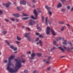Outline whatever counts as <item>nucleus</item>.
<instances>
[{
	"instance_id": "1",
	"label": "nucleus",
	"mask_w": 73,
	"mask_h": 73,
	"mask_svg": "<svg viewBox=\"0 0 73 73\" xmlns=\"http://www.w3.org/2000/svg\"><path fill=\"white\" fill-rule=\"evenodd\" d=\"M26 61V60H22L21 61H17L16 62V64L15 65V68L17 69H18V70L20 68L22 67V64H21V62L23 63V64H25Z\"/></svg>"
},
{
	"instance_id": "2",
	"label": "nucleus",
	"mask_w": 73,
	"mask_h": 73,
	"mask_svg": "<svg viewBox=\"0 0 73 73\" xmlns=\"http://www.w3.org/2000/svg\"><path fill=\"white\" fill-rule=\"evenodd\" d=\"M7 70L10 72V73H16V72H17L18 70H19L18 69H16V66H15V70L13 69V68H11L10 67H7Z\"/></svg>"
},
{
	"instance_id": "3",
	"label": "nucleus",
	"mask_w": 73,
	"mask_h": 73,
	"mask_svg": "<svg viewBox=\"0 0 73 73\" xmlns=\"http://www.w3.org/2000/svg\"><path fill=\"white\" fill-rule=\"evenodd\" d=\"M34 14L35 15V18H34V17L32 15L31 16V18L34 20H37V17H38V13H37L36 9H34Z\"/></svg>"
},
{
	"instance_id": "4",
	"label": "nucleus",
	"mask_w": 73,
	"mask_h": 73,
	"mask_svg": "<svg viewBox=\"0 0 73 73\" xmlns=\"http://www.w3.org/2000/svg\"><path fill=\"white\" fill-rule=\"evenodd\" d=\"M14 58V56H10L9 58V63L7 64V67H9V66L11 65H12L13 64H11V60H13Z\"/></svg>"
},
{
	"instance_id": "5",
	"label": "nucleus",
	"mask_w": 73,
	"mask_h": 73,
	"mask_svg": "<svg viewBox=\"0 0 73 73\" xmlns=\"http://www.w3.org/2000/svg\"><path fill=\"white\" fill-rule=\"evenodd\" d=\"M48 23L50 25H51L52 21H51L50 20H48V17H46V24L47 25H48Z\"/></svg>"
},
{
	"instance_id": "6",
	"label": "nucleus",
	"mask_w": 73,
	"mask_h": 73,
	"mask_svg": "<svg viewBox=\"0 0 73 73\" xmlns=\"http://www.w3.org/2000/svg\"><path fill=\"white\" fill-rule=\"evenodd\" d=\"M45 8L48 10V11L49 12V14L51 16L52 15V12L50 11L51 8L50 7H49L47 5L46 6Z\"/></svg>"
},
{
	"instance_id": "7",
	"label": "nucleus",
	"mask_w": 73,
	"mask_h": 73,
	"mask_svg": "<svg viewBox=\"0 0 73 73\" xmlns=\"http://www.w3.org/2000/svg\"><path fill=\"white\" fill-rule=\"evenodd\" d=\"M36 56V54L35 53H33L31 55V57H29V58L30 59V62H32V59H33V60H34L35 59V57Z\"/></svg>"
},
{
	"instance_id": "8",
	"label": "nucleus",
	"mask_w": 73,
	"mask_h": 73,
	"mask_svg": "<svg viewBox=\"0 0 73 73\" xmlns=\"http://www.w3.org/2000/svg\"><path fill=\"white\" fill-rule=\"evenodd\" d=\"M35 21L33 20H31L29 21V25H33L35 24Z\"/></svg>"
},
{
	"instance_id": "9",
	"label": "nucleus",
	"mask_w": 73,
	"mask_h": 73,
	"mask_svg": "<svg viewBox=\"0 0 73 73\" xmlns=\"http://www.w3.org/2000/svg\"><path fill=\"white\" fill-rule=\"evenodd\" d=\"M50 28L49 27H47L46 29V33L47 35H49L50 34Z\"/></svg>"
},
{
	"instance_id": "10",
	"label": "nucleus",
	"mask_w": 73,
	"mask_h": 73,
	"mask_svg": "<svg viewBox=\"0 0 73 73\" xmlns=\"http://www.w3.org/2000/svg\"><path fill=\"white\" fill-rule=\"evenodd\" d=\"M26 3H27V2L25 0H23L22 1H20V4H23V5H25L26 4Z\"/></svg>"
},
{
	"instance_id": "11",
	"label": "nucleus",
	"mask_w": 73,
	"mask_h": 73,
	"mask_svg": "<svg viewBox=\"0 0 73 73\" xmlns=\"http://www.w3.org/2000/svg\"><path fill=\"white\" fill-rule=\"evenodd\" d=\"M58 48L60 49V50L62 52H65V50H64V49L62 47H59Z\"/></svg>"
},
{
	"instance_id": "12",
	"label": "nucleus",
	"mask_w": 73,
	"mask_h": 73,
	"mask_svg": "<svg viewBox=\"0 0 73 73\" xmlns=\"http://www.w3.org/2000/svg\"><path fill=\"white\" fill-rule=\"evenodd\" d=\"M14 16L15 17H19L20 16H21V15H20L19 14H14Z\"/></svg>"
},
{
	"instance_id": "13",
	"label": "nucleus",
	"mask_w": 73,
	"mask_h": 73,
	"mask_svg": "<svg viewBox=\"0 0 73 73\" xmlns=\"http://www.w3.org/2000/svg\"><path fill=\"white\" fill-rule=\"evenodd\" d=\"M51 32H52V33L53 34L54 36H56V33H55V32L52 29H51Z\"/></svg>"
},
{
	"instance_id": "14",
	"label": "nucleus",
	"mask_w": 73,
	"mask_h": 73,
	"mask_svg": "<svg viewBox=\"0 0 73 73\" xmlns=\"http://www.w3.org/2000/svg\"><path fill=\"white\" fill-rule=\"evenodd\" d=\"M67 40H65L64 42H62V44L64 45H67Z\"/></svg>"
},
{
	"instance_id": "15",
	"label": "nucleus",
	"mask_w": 73,
	"mask_h": 73,
	"mask_svg": "<svg viewBox=\"0 0 73 73\" xmlns=\"http://www.w3.org/2000/svg\"><path fill=\"white\" fill-rule=\"evenodd\" d=\"M62 7V4L60 3H59L57 7V8H60V7Z\"/></svg>"
},
{
	"instance_id": "16",
	"label": "nucleus",
	"mask_w": 73,
	"mask_h": 73,
	"mask_svg": "<svg viewBox=\"0 0 73 73\" xmlns=\"http://www.w3.org/2000/svg\"><path fill=\"white\" fill-rule=\"evenodd\" d=\"M22 14L23 15H22V17H23V16H28V15L25 13H22Z\"/></svg>"
},
{
	"instance_id": "17",
	"label": "nucleus",
	"mask_w": 73,
	"mask_h": 73,
	"mask_svg": "<svg viewBox=\"0 0 73 73\" xmlns=\"http://www.w3.org/2000/svg\"><path fill=\"white\" fill-rule=\"evenodd\" d=\"M17 9L19 11H21V9H22L21 7L19 6H18L17 7Z\"/></svg>"
},
{
	"instance_id": "18",
	"label": "nucleus",
	"mask_w": 73,
	"mask_h": 73,
	"mask_svg": "<svg viewBox=\"0 0 73 73\" xmlns=\"http://www.w3.org/2000/svg\"><path fill=\"white\" fill-rule=\"evenodd\" d=\"M39 43H40V46H42V42H41V40H39V42H37V44H39Z\"/></svg>"
},
{
	"instance_id": "19",
	"label": "nucleus",
	"mask_w": 73,
	"mask_h": 73,
	"mask_svg": "<svg viewBox=\"0 0 73 73\" xmlns=\"http://www.w3.org/2000/svg\"><path fill=\"white\" fill-rule=\"evenodd\" d=\"M29 17H26L22 18V20H28V19H29Z\"/></svg>"
},
{
	"instance_id": "20",
	"label": "nucleus",
	"mask_w": 73,
	"mask_h": 73,
	"mask_svg": "<svg viewBox=\"0 0 73 73\" xmlns=\"http://www.w3.org/2000/svg\"><path fill=\"white\" fill-rule=\"evenodd\" d=\"M61 39H62V41H64V38H62L60 37L58 38L57 41H58V40H60Z\"/></svg>"
},
{
	"instance_id": "21",
	"label": "nucleus",
	"mask_w": 73,
	"mask_h": 73,
	"mask_svg": "<svg viewBox=\"0 0 73 73\" xmlns=\"http://www.w3.org/2000/svg\"><path fill=\"white\" fill-rule=\"evenodd\" d=\"M3 5H5L6 7H7V8L9 7V4H8V3H7L5 4H4V3H3Z\"/></svg>"
},
{
	"instance_id": "22",
	"label": "nucleus",
	"mask_w": 73,
	"mask_h": 73,
	"mask_svg": "<svg viewBox=\"0 0 73 73\" xmlns=\"http://www.w3.org/2000/svg\"><path fill=\"white\" fill-rule=\"evenodd\" d=\"M36 54L37 56L38 57H40L41 56V55H42V54L40 53H37Z\"/></svg>"
},
{
	"instance_id": "23",
	"label": "nucleus",
	"mask_w": 73,
	"mask_h": 73,
	"mask_svg": "<svg viewBox=\"0 0 73 73\" xmlns=\"http://www.w3.org/2000/svg\"><path fill=\"white\" fill-rule=\"evenodd\" d=\"M68 43L70 44V46H73V44H72L71 42H70V41H68Z\"/></svg>"
},
{
	"instance_id": "24",
	"label": "nucleus",
	"mask_w": 73,
	"mask_h": 73,
	"mask_svg": "<svg viewBox=\"0 0 73 73\" xmlns=\"http://www.w3.org/2000/svg\"><path fill=\"white\" fill-rule=\"evenodd\" d=\"M3 33L4 35H5L7 33V31H3Z\"/></svg>"
},
{
	"instance_id": "25",
	"label": "nucleus",
	"mask_w": 73,
	"mask_h": 73,
	"mask_svg": "<svg viewBox=\"0 0 73 73\" xmlns=\"http://www.w3.org/2000/svg\"><path fill=\"white\" fill-rule=\"evenodd\" d=\"M56 41H53V44L55 45V46H58V45H56Z\"/></svg>"
},
{
	"instance_id": "26",
	"label": "nucleus",
	"mask_w": 73,
	"mask_h": 73,
	"mask_svg": "<svg viewBox=\"0 0 73 73\" xmlns=\"http://www.w3.org/2000/svg\"><path fill=\"white\" fill-rule=\"evenodd\" d=\"M55 49H56V47H53L51 49V52H52V50H54Z\"/></svg>"
},
{
	"instance_id": "27",
	"label": "nucleus",
	"mask_w": 73,
	"mask_h": 73,
	"mask_svg": "<svg viewBox=\"0 0 73 73\" xmlns=\"http://www.w3.org/2000/svg\"><path fill=\"white\" fill-rule=\"evenodd\" d=\"M46 63L47 64H49V60L48 59H47L46 60Z\"/></svg>"
},
{
	"instance_id": "28",
	"label": "nucleus",
	"mask_w": 73,
	"mask_h": 73,
	"mask_svg": "<svg viewBox=\"0 0 73 73\" xmlns=\"http://www.w3.org/2000/svg\"><path fill=\"white\" fill-rule=\"evenodd\" d=\"M65 28V27H62V28L61 29V31H64V29Z\"/></svg>"
},
{
	"instance_id": "29",
	"label": "nucleus",
	"mask_w": 73,
	"mask_h": 73,
	"mask_svg": "<svg viewBox=\"0 0 73 73\" xmlns=\"http://www.w3.org/2000/svg\"><path fill=\"white\" fill-rule=\"evenodd\" d=\"M17 39L18 40H19V41H20V40H21V38L19 37H17Z\"/></svg>"
},
{
	"instance_id": "30",
	"label": "nucleus",
	"mask_w": 73,
	"mask_h": 73,
	"mask_svg": "<svg viewBox=\"0 0 73 73\" xmlns=\"http://www.w3.org/2000/svg\"><path fill=\"white\" fill-rule=\"evenodd\" d=\"M5 42H7V44L8 45L10 46V44L9 43L8 40H5Z\"/></svg>"
},
{
	"instance_id": "31",
	"label": "nucleus",
	"mask_w": 73,
	"mask_h": 73,
	"mask_svg": "<svg viewBox=\"0 0 73 73\" xmlns=\"http://www.w3.org/2000/svg\"><path fill=\"white\" fill-rule=\"evenodd\" d=\"M10 47L11 48V49H13L14 48V47L13 46L11 45V46H10Z\"/></svg>"
},
{
	"instance_id": "32",
	"label": "nucleus",
	"mask_w": 73,
	"mask_h": 73,
	"mask_svg": "<svg viewBox=\"0 0 73 73\" xmlns=\"http://www.w3.org/2000/svg\"><path fill=\"white\" fill-rule=\"evenodd\" d=\"M61 1L62 2L63 4H64L65 1H66V0H61Z\"/></svg>"
},
{
	"instance_id": "33",
	"label": "nucleus",
	"mask_w": 73,
	"mask_h": 73,
	"mask_svg": "<svg viewBox=\"0 0 73 73\" xmlns=\"http://www.w3.org/2000/svg\"><path fill=\"white\" fill-rule=\"evenodd\" d=\"M13 50H14V51L17 50V48L14 47V48H13Z\"/></svg>"
},
{
	"instance_id": "34",
	"label": "nucleus",
	"mask_w": 73,
	"mask_h": 73,
	"mask_svg": "<svg viewBox=\"0 0 73 73\" xmlns=\"http://www.w3.org/2000/svg\"><path fill=\"white\" fill-rule=\"evenodd\" d=\"M27 39L29 40V41H30L31 40V38L30 37H26Z\"/></svg>"
},
{
	"instance_id": "35",
	"label": "nucleus",
	"mask_w": 73,
	"mask_h": 73,
	"mask_svg": "<svg viewBox=\"0 0 73 73\" xmlns=\"http://www.w3.org/2000/svg\"><path fill=\"white\" fill-rule=\"evenodd\" d=\"M58 23L59 24H64V22H59Z\"/></svg>"
},
{
	"instance_id": "36",
	"label": "nucleus",
	"mask_w": 73,
	"mask_h": 73,
	"mask_svg": "<svg viewBox=\"0 0 73 73\" xmlns=\"http://www.w3.org/2000/svg\"><path fill=\"white\" fill-rule=\"evenodd\" d=\"M37 9H38L37 11L38 12H39V13H41V11H40V9L38 8Z\"/></svg>"
},
{
	"instance_id": "37",
	"label": "nucleus",
	"mask_w": 73,
	"mask_h": 73,
	"mask_svg": "<svg viewBox=\"0 0 73 73\" xmlns=\"http://www.w3.org/2000/svg\"><path fill=\"white\" fill-rule=\"evenodd\" d=\"M42 22H44V17H42Z\"/></svg>"
},
{
	"instance_id": "38",
	"label": "nucleus",
	"mask_w": 73,
	"mask_h": 73,
	"mask_svg": "<svg viewBox=\"0 0 73 73\" xmlns=\"http://www.w3.org/2000/svg\"><path fill=\"white\" fill-rule=\"evenodd\" d=\"M25 37H28V34L27 33H25Z\"/></svg>"
},
{
	"instance_id": "39",
	"label": "nucleus",
	"mask_w": 73,
	"mask_h": 73,
	"mask_svg": "<svg viewBox=\"0 0 73 73\" xmlns=\"http://www.w3.org/2000/svg\"><path fill=\"white\" fill-rule=\"evenodd\" d=\"M70 50V48H69L68 49H67V52H69Z\"/></svg>"
},
{
	"instance_id": "40",
	"label": "nucleus",
	"mask_w": 73,
	"mask_h": 73,
	"mask_svg": "<svg viewBox=\"0 0 73 73\" xmlns=\"http://www.w3.org/2000/svg\"><path fill=\"white\" fill-rule=\"evenodd\" d=\"M10 20H11V21H15V19H13L12 18H11Z\"/></svg>"
},
{
	"instance_id": "41",
	"label": "nucleus",
	"mask_w": 73,
	"mask_h": 73,
	"mask_svg": "<svg viewBox=\"0 0 73 73\" xmlns=\"http://www.w3.org/2000/svg\"><path fill=\"white\" fill-rule=\"evenodd\" d=\"M24 73H28V70H26L24 71Z\"/></svg>"
},
{
	"instance_id": "42",
	"label": "nucleus",
	"mask_w": 73,
	"mask_h": 73,
	"mask_svg": "<svg viewBox=\"0 0 73 73\" xmlns=\"http://www.w3.org/2000/svg\"><path fill=\"white\" fill-rule=\"evenodd\" d=\"M51 68V67H48V68H47V70H50V69Z\"/></svg>"
},
{
	"instance_id": "43",
	"label": "nucleus",
	"mask_w": 73,
	"mask_h": 73,
	"mask_svg": "<svg viewBox=\"0 0 73 73\" xmlns=\"http://www.w3.org/2000/svg\"><path fill=\"white\" fill-rule=\"evenodd\" d=\"M33 73H37V71L35 70L33 72Z\"/></svg>"
},
{
	"instance_id": "44",
	"label": "nucleus",
	"mask_w": 73,
	"mask_h": 73,
	"mask_svg": "<svg viewBox=\"0 0 73 73\" xmlns=\"http://www.w3.org/2000/svg\"><path fill=\"white\" fill-rule=\"evenodd\" d=\"M27 5H28V6H29V7H30V6H31V5H30L29 3V2L27 3Z\"/></svg>"
},
{
	"instance_id": "45",
	"label": "nucleus",
	"mask_w": 73,
	"mask_h": 73,
	"mask_svg": "<svg viewBox=\"0 0 73 73\" xmlns=\"http://www.w3.org/2000/svg\"><path fill=\"white\" fill-rule=\"evenodd\" d=\"M65 9H62V12H65Z\"/></svg>"
},
{
	"instance_id": "46",
	"label": "nucleus",
	"mask_w": 73,
	"mask_h": 73,
	"mask_svg": "<svg viewBox=\"0 0 73 73\" xmlns=\"http://www.w3.org/2000/svg\"><path fill=\"white\" fill-rule=\"evenodd\" d=\"M33 3H36L37 2V1H36L35 0H33Z\"/></svg>"
},
{
	"instance_id": "47",
	"label": "nucleus",
	"mask_w": 73,
	"mask_h": 73,
	"mask_svg": "<svg viewBox=\"0 0 73 73\" xmlns=\"http://www.w3.org/2000/svg\"><path fill=\"white\" fill-rule=\"evenodd\" d=\"M70 50L72 51V52H73V47L71 48H70Z\"/></svg>"
},
{
	"instance_id": "48",
	"label": "nucleus",
	"mask_w": 73,
	"mask_h": 73,
	"mask_svg": "<svg viewBox=\"0 0 73 73\" xmlns=\"http://www.w3.org/2000/svg\"><path fill=\"white\" fill-rule=\"evenodd\" d=\"M48 60H50L51 59V56H49L48 57Z\"/></svg>"
},
{
	"instance_id": "49",
	"label": "nucleus",
	"mask_w": 73,
	"mask_h": 73,
	"mask_svg": "<svg viewBox=\"0 0 73 73\" xmlns=\"http://www.w3.org/2000/svg\"><path fill=\"white\" fill-rule=\"evenodd\" d=\"M63 48H64V49H66L67 48H66V46H63Z\"/></svg>"
},
{
	"instance_id": "50",
	"label": "nucleus",
	"mask_w": 73,
	"mask_h": 73,
	"mask_svg": "<svg viewBox=\"0 0 73 73\" xmlns=\"http://www.w3.org/2000/svg\"><path fill=\"white\" fill-rule=\"evenodd\" d=\"M0 15H2L3 14V13L2 12V11H0Z\"/></svg>"
},
{
	"instance_id": "51",
	"label": "nucleus",
	"mask_w": 73,
	"mask_h": 73,
	"mask_svg": "<svg viewBox=\"0 0 73 73\" xmlns=\"http://www.w3.org/2000/svg\"><path fill=\"white\" fill-rule=\"evenodd\" d=\"M5 21H7V22H9V21L8 19H5Z\"/></svg>"
},
{
	"instance_id": "52",
	"label": "nucleus",
	"mask_w": 73,
	"mask_h": 73,
	"mask_svg": "<svg viewBox=\"0 0 73 73\" xmlns=\"http://www.w3.org/2000/svg\"><path fill=\"white\" fill-rule=\"evenodd\" d=\"M36 35L37 36H38V35H40V33H36Z\"/></svg>"
},
{
	"instance_id": "53",
	"label": "nucleus",
	"mask_w": 73,
	"mask_h": 73,
	"mask_svg": "<svg viewBox=\"0 0 73 73\" xmlns=\"http://www.w3.org/2000/svg\"><path fill=\"white\" fill-rule=\"evenodd\" d=\"M16 42L17 43V44H20V42L18 41H17Z\"/></svg>"
},
{
	"instance_id": "54",
	"label": "nucleus",
	"mask_w": 73,
	"mask_h": 73,
	"mask_svg": "<svg viewBox=\"0 0 73 73\" xmlns=\"http://www.w3.org/2000/svg\"><path fill=\"white\" fill-rule=\"evenodd\" d=\"M39 40V38H37L36 40V41H38Z\"/></svg>"
},
{
	"instance_id": "55",
	"label": "nucleus",
	"mask_w": 73,
	"mask_h": 73,
	"mask_svg": "<svg viewBox=\"0 0 73 73\" xmlns=\"http://www.w3.org/2000/svg\"><path fill=\"white\" fill-rule=\"evenodd\" d=\"M37 29L39 30H40V29H41V28H40V27H37Z\"/></svg>"
},
{
	"instance_id": "56",
	"label": "nucleus",
	"mask_w": 73,
	"mask_h": 73,
	"mask_svg": "<svg viewBox=\"0 0 73 73\" xmlns=\"http://www.w3.org/2000/svg\"><path fill=\"white\" fill-rule=\"evenodd\" d=\"M8 62V61H7V60H5L4 61V62L5 63H6V62Z\"/></svg>"
},
{
	"instance_id": "57",
	"label": "nucleus",
	"mask_w": 73,
	"mask_h": 73,
	"mask_svg": "<svg viewBox=\"0 0 73 73\" xmlns=\"http://www.w3.org/2000/svg\"><path fill=\"white\" fill-rule=\"evenodd\" d=\"M16 21L17 22H19V19H16Z\"/></svg>"
},
{
	"instance_id": "58",
	"label": "nucleus",
	"mask_w": 73,
	"mask_h": 73,
	"mask_svg": "<svg viewBox=\"0 0 73 73\" xmlns=\"http://www.w3.org/2000/svg\"><path fill=\"white\" fill-rule=\"evenodd\" d=\"M67 8L68 9H70V6H67Z\"/></svg>"
},
{
	"instance_id": "59",
	"label": "nucleus",
	"mask_w": 73,
	"mask_h": 73,
	"mask_svg": "<svg viewBox=\"0 0 73 73\" xmlns=\"http://www.w3.org/2000/svg\"><path fill=\"white\" fill-rule=\"evenodd\" d=\"M15 60L16 62H17V61H18V60H17V59H15Z\"/></svg>"
},
{
	"instance_id": "60",
	"label": "nucleus",
	"mask_w": 73,
	"mask_h": 73,
	"mask_svg": "<svg viewBox=\"0 0 73 73\" xmlns=\"http://www.w3.org/2000/svg\"><path fill=\"white\" fill-rule=\"evenodd\" d=\"M66 25L68 27H70V25H69L68 24H67Z\"/></svg>"
},
{
	"instance_id": "61",
	"label": "nucleus",
	"mask_w": 73,
	"mask_h": 73,
	"mask_svg": "<svg viewBox=\"0 0 73 73\" xmlns=\"http://www.w3.org/2000/svg\"><path fill=\"white\" fill-rule=\"evenodd\" d=\"M27 53H29V54H31V52L30 51H29L28 52H27Z\"/></svg>"
},
{
	"instance_id": "62",
	"label": "nucleus",
	"mask_w": 73,
	"mask_h": 73,
	"mask_svg": "<svg viewBox=\"0 0 73 73\" xmlns=\"http://www.w3.org/2000/svg\"><path fill=\"white\" fill-rule=\"evenodd\" d=\"M27 29H28L29 31H30V30H31L30 29H29V28L28 27H27Z\"/></svg>"
},
{
	"instance_id": "63",
	"label": "nucleus",
	"mask_w": 73,
	"mask_h": 73,
	"mask_svg": "<svg viewBox=\"0 0 73 73\" xmlns=\"http://www.w3.org/2000/svg\"><path fill=\"white\" fill-rule=\"evenodd\" d=\"M39 37H42V35H39Z\"/></svg>"
},
{
	"instance_id": "64",
	"label": "nucleus",
	"mask_w": 73,
	"mask_h": 73,
	"mask_svg": "<svg viewBox=\"0 0 73 73\" xmlns=\"http://www.w3.org/2000/svg\"><path fill=\"white\" fill-rule=\"evenodd\" d=\"M71 11H73V7H72V9H71L70 10Z\"/></svg>"
}]
</instances>
